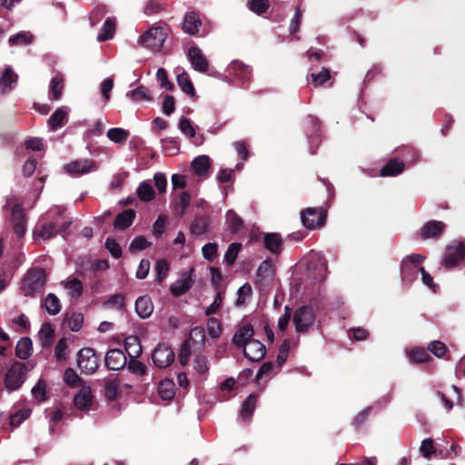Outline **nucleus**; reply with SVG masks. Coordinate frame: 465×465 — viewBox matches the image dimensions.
I'll return each mask as SVG.
<instances>
[{"instance_id": "1", "label": "nucleus", "mask_w": 465, "mask_h": 465, "mask_svg": "<svg viewBox=\"0 0 465 465\" xmlns=\"http://www.w3.org/2000/svg\"><path fill=\"white\" fill-rule=\"evenodd\" d=\"M46 273L44 269H30L21 282L20 291L27 297H35L45 291Z\"/></svg>"}, {"instance_id": "2", "label": "nucleus", "mask_w": 465, "mask_h": 465, "mask_svg": "<svg viewBox=\"0 0 465 465\" xmlns=\"http://www.w3.org/2000/svg\"><path fill=\"white\" fill-rule=\"evenodd\" d=\"M167 36L166 31L161 26H152L141 37L140 44L152 51H159Z\"/></svg>"}, {"instance_id": "3", "label": "nucleus", "mask_w": 465, "mask_h": 465, "mask_svg": "<svg viewBox=\"0 0 465 465\" xmlns=\"http://www.w3.org/2000/svg\"><path fill=\"white\" fill-rule=\"evenodd\" d=\"M26 368L25 363H14L5 374V385L9 391L18 390L25 381Z\"/></svg>"}, {"instance_id": "4", "label": "nucleus", "mask_w": 465, "mask_h": 465, "mask_svg": "<svg viewBox=\"0 0 465 465\" xmlns=\"http://www.w3.org/2000/svg\"><path fill=\"white\" fill-rule=\"evenodd\" d=\"M77 365L84 374H93L99 367L98 359L91 348H83L77 354Z\"/></svg>"}, {"instance_id": "5", "label": "nucleus", "mask_w": 465, "mask_h": 465, "mask_svg": "<svg viewBox=\"0 0 465 465\" xmlns=\"http://www.w3.org/2000/svg\"><path fill=\"white\" fill-rule=\"evenodd\" d=\"M315 314L309 306H302L293 313L292 322L298 332H306L314 323Z\"/></svg>"}, {"instance_id": "6", "label": "nucleus", "mask_w": 465, "mask_h": 465, "mask_svg": "<svg viewBox=\"0 0 465 465\" xmlns=\"http://www.w3.org/2000/svg\"><path fill=\"white\" fill-rule=\"evenodd\" d=\"M98 169V163L92 159H77L64 165L66 173L72 176H81Z\"/></svg>"}, {"instance_id": "7", "label": "nucleus", "mask_w": 465, "mask_h": 465, "mask_svg": "<svg viewBox=\"0 0 465 465\" xmlns=\"http://www.w3.org/2000/svg\"><path fill=\"white\" fill-rule=\"evenodd\" d=\"M205 338L204 329L202 327H196L191 331L189 338L183 342L180 351V361L183 365H185L191 355V348L194 342L198 341L203 343Z\"/></svg>"}, {"instance_id": "8", "label": "nucleus", "mask_w": 465, "mask_h": 465, "mask_svg": "<svg viewBox=\"0 0 465 465\" xmlns=\"http://www.w3.org/2000/svg\"><path fill=\"white\" fill-rule=\"evenodd\" d=\"M153 363L158 368H166L170 366L174 360V353L167 344H158L152 353Z\"/></svg>"}, {"instance_id": "9", "label": "nucleus", "mask_w": 465, "mask_h": 465, "mask_svg": "<svg viewBox=\"0 0 465 465\" xmlns=\"http://www.w3.org/2000/svg\"><path fill=\"white\" fill-rule=\"evenodd\" d=\"M302 222L309 229L322 227L325 221V214L321 208H307L302 213Z\"/></svg>"}, {"instance_id": "10", "label": "nucleus", "mask_w": 465, "mask_h": 465, "mask_svg": "<svg viewBox=\"0 0 465 465\" xmlns=\"http://www.w3.org/2000/svg\"><path fill=\"white\" fill-rule=\"evenodd\" d=\"M193 272V268H190L183 272L181 277L171 285L170 291L175 297L184 294L193 285L195 282Z\"/></svg>"}, {"instance_id": "11", "label": "nucleus", "mask_w": 465, "mask_h": 465, "mask_svg": "<svg viewBox=\"0 0 465 465\" xmlns=\"http://www.w3.org/2000/svg\"><path fill=\"white\" fill-rule=\"evenodd\" d=\"M465 246L461 242H454L445 251L443 264L447 268L456 266L464 257Z\"/></svg>"}, {"instance_id": "12", "label": "nucleus", "mask_w": 465, "mask_h": 465, "mask_svg": "<svg viewBox=\"0 0 465 465\" xmlns=\"http://www.w3.org/2000/svg\"><path fill=\"white\" fill-rule=\"evenodd\" d=\"M192 67L198 72L205 73L208 70L209 63L203 54L202 50L197 46H191L187 54Z\"/></svg>"}, {"instance_id": "13", "label": "nucleus", "mask_w": 465, "mask_h": 465, "mask_svg": "<svg viewBox=\"0 0 465 465\" xmlns=\"http://www.w3.org/2000/svg\"><path fill=\"white\" fill-rule=\"evenodd\" d=\"M127 359L124 352L120 349H112L105 355V365L113 371L123 369L126 364Z\"/></svg>"}, {"instance_id": "14", "label": "nucleus", "mask_w": 465, "mask_h": 465, "mask_svg": "<svg viewBox=\"0 0 465 465\" xmlns=\"http://www.w3.org/2000/svg\"><path fill=\"white\" fill-rule=\"evenodd\" d=\"M265 346L258 340H250L243 347L244 356L251 361H258L265 355Z\"/></svg>"}, {"instance_id": "15", "label": "nucleus", "mask_w": 465, "mask_h": 465, "mask_svg": "<svg viewBox=\"0 0 465 465\" xmlns=\"http://www.w3.org/2000/svg\"><path fill=\"white\" fill-rule=\"evenodd\" d=\"M11 219L15 233L18 237H23L26 232L25 214L22 207L18 204L12 208Z\"/></svg>"}, {"instance_id": "16", "label": "nucleus", "mask_w": 465, "mask_h": 465, "mask_svg": "<svg viewBox=\"0 0 465 465\" xmlns=\"http://www.w3.org/2000/svg\"><path fill=\"white\" fill-rule=\"evenodd\" d=\"M202 20L199 14L194 11L187 12L183 18V30L185 34L193 35L199 32Z\"/></svg>"}, {"instance_id": "17", "label": "nucleus", "mask_w": 465, "mask_h": 465, "mask_svg": "<svg viewBox=\"0 0 465 465\" xmlns=\"http://www.w3.org/2000/svg\"><path fill=\"white\" fill-rule=\"evenodd\" d=\"M228 72L243 83L251 79L252 69L241 61H232L228 66Z\"/></svg>"}, {"instance_id": "18", "label": "nucleus", "mask_w": 465, "mask_h": 465, "mask_svg": "<svg viewBox=\"0 0 465 465\" xmlns=\"http://www.w3.org/2000/svg\"><path fill=\"white\" fill-rule=\"evenodd\" d=\"M191 166L195 175L205 178L211 169V159L205 154L199 155L193 160Z\"/></svg>"}, {"instance_id": "19", "label": "nucleus", "mask_w": 465, "mask_h": 465, "mask_svg": "<svg viewBox=\"0 0 465 465\" xmlns=\"http://www.w3.org/2000/svg\"><path fill=\"white\" fill-rule=\"evenodd\" d=\"M254 334L253 327L251 324H243L236 331L232 337V342L239 348H243Z\"/></svg>"}, {"instance_id": "20", "label": "nucleus", "mask_w": 465, "mask_h": 465, "mask_svg": "<svg viewBox=\"0 0 465 465\" xmlns=\"http://www.w3.org/2000/svg\"><path fill=\"white\" fill-rule=\"evenodd\" d=\"M446 225L440 221H430L420 230V236L423 239L437 238L444 231Z\"/></svg>"}, {"instance_id": "21", "label": "nucleus", "mask_w": 465, "mask_h": 465, "mask_svg": "<svg viewBox=\"0 0 465 465\" xmlns=\"http://www.w3.org/2000/svg\"><path fill=\"white\" fill-rule=\"evenodd\" d=\"M135 311L143 318H148L153 312V304L149 296H141L135 302Z\"/></svg>"}, {"instance_id": "22", "label": "nucleus", "mask_w": 465, "mask_h": 465, "mask_svg": "<svg viewBox=\"0 0 465 465\" xmlns=\"http://www.w3.org/2000/svg\"><path fill=\"white\" fill-rule=\"evenodd\" d=\"M17 81V74L10 66H7L0 78V93L6 94L13 89Z\"/></svg>"}, {"instance_id": "23", "label": "nucleus", "mask_w": 465, "mask_h": 465, "mask_svg": "<svg viewBox=\"0 0 465 465\" xmlns=\"http://www.w3.org/2000/svg\"><path fill=\"white\" fill-rule=\"evenodd\" d=\"M92 391L89 386H82L78 393L74 396V405L80 409H87L92 403Z\"/></svg>"}, {"instance_id": "24", "label": "nucleus", "mask_w": 465, "mask_h": 465, "mask_svg": "<svg viewBox=\"0 0 465 465\" xmlns=\"http://www.w3.org/2000/svg\"><path fill=\"white\" fill-rule=\"evenodd\" d=\"M264 247L272 253H280L282 249V240L278 233H266L263 238Z\"/></svg>"}, {"instance_id": "25", "label": "nucleus", "mask_w": 465, "mask_h": 465, "mask_svg": "<svg viewBox=\"0 0 465 465\" xmlns=\"http://www.w3.org/2000/svg\"><path fill=\"white\" fill-rule=\"evenodd\" d=\"M225 223L233 233L239 232L244 227L242 219L233 210L227 211Z\"/></svg>"}, {"instance_id": "26", "label": "nucleus", "mask_w": 465, "mask_h": 465, "mask_svg": "<svg viewBox=\"0 0 465 465\" xmlns=\"http://www.w3.org/2000/svg\"><path fill=\"white\" fill-rule=\"evenodd\" d=\"M67 120V110L65 107H60L54 111L48 120L51 130H56L62 127Z\"/></svg>"}, {"instance_id": "27", "label": "nucleus", "mask_w": 465, "mask_h": 465, "mask_svg": "<svg viewBox=\"0 0 465 465\" xmlns=\"http://www.w3.org/2000/svg\"><path fill=\"white\" fill-rule=\"evenodd\" d=\"M420 271V267H417L415 264L409 262H401V274L402 281L411 282L415 280Z\"/></svg>"}, {"instance_id": "28", "label": "nucleus", "mask_w": 465, "mask_h": 465, "mask_svg": "<svg viewBox=\"0 0 465 465\" xmlns=\"http://www.w3.org/2000/svg\"><path fill=\"white\" fill-rule=\"evenodd\" d=\"M404 170V164L398 159L390 160L381 170V176H394Z\"/></svg>"}, {"instance_id": "29", "label": "nucleus", "mask_w": 465, "mask_h": 465, "mask_svg": "<svg viewBox=\"0 0 465 465\" xmlns=\"http://www.w3.org/2000/svg\"><path fill=\"white\" fill-rule=\"evenodd\" d=\"M58 232L56 223H46L35 228L34 234L44 241L49 240Z\"/></svg>"}, {"instance_id": "30", "label": "nucleus", "mask_w": 465, "mask_h": 465, "mask_svg": "<svg viewBox=\"0 0 465 465\" xmlns=\"http://www.w3.org/2000/svg\"><path fill=\"white\" fill-rule=\"evenodd\" d=\"M33 346L30 338H21L15 347L16 356L20 359L25 360L32 354Z\"/></svg>"}, {"instance_id": "31", "label": "nucleus", "mask_w": 465, "mask_h": 465, "mask_svg": "<svg viewBox=\"0 0 465 465\" xmlns=\"http://www.w3.org/2000/svg\"><path fill=\"white\" fill-rule=\"evenodd\" d=\"M38 339L44 348L49 347L52 344L54 340V329L49 322L42 324L38 332Z\"/></svg>"}, {"instance_id": "32", "label": "nucleus", "mask_w": 465, "mask_h": 465, "mask_svg": "<svg viewBox=\"0 0 465 465\" xmlns=\"http://www.w3.org/2000/svg\"><path fill=\"white\" fill-rule=\"evenodd\" d=\"M136 193L143 202H150L153 200L155 196L153 188L149 181L142 182L136 190Z\"/></svg>"}, {"instance_id": "33", "label": "nucleus", "mask_w": 465, "mask_h": 465, "mask_svg": "<svg viewBox=\"0 0 465 465\" xmlns=\"http://www.w3.org/2000/svg\"><path fill=\"white\" fill-rule=\"evenodd\" d=\"M134 217L135 213L133 210H125L116 216L114 227L122 230L126 229L133 223Z\"/></svg>"}, {"instance_id": "34", "label": "nucleus", "mask_w": 465, "mask_h": 465, "mask_svg": "<svg viewBox=\"0 0 465 465\" xmlns=\"http://www.w3.org/2000/svg\"><path fill=\"white\" fill-rule=\"evenodd\" d=\"M158 393L164 401H170L175 394L174 383L170 380L162 381L158 385Z\"/></svg>"}, {"instance_id": "35", "label": "nucleus", "mask_w": 465, "mask_h": 465, "mask_svg": "<svg viewBox=\"0 0 465 465\" xmlns=\"http://www.w3.org/2000/svg\"><path fill=\"white\" fill-rule=\"evenodd\" d=\"M126 95L134 102H151L153 100L148 89L143 85L138 86L136 89L132 90Z\"/></svg>"}, {"instance_id": "36", "label": "nucleus", "mask_w": 465, "mask_h": 465, "mask_svg": "<svg viewBox=\"0 0 465 465\" xmlns=\"http://www.w3.org/2000/svg\"><path fill=\"white\" fill-rule=\"evenodd\" d=\"M257 399L253 394L249 395L243 401L241 408V416L243 420H248L252 416L256 407Z\"/></svg>"}, {"instance_id": "37", "label": "nucleus", "mask_w": 465, "mask_h": 465, "mask_svg": "<svg viewBox=\"0 0 465 465\" xmlns=\"http://www.w3.org/2000/svg\"><path fill=\"white\" fill-rule=\"evenodd\" d=\"M177 84L180 86V88L186 94L193 96L195 94V90L193 87V84L192 81L189 78V75L186 72H182L177 74Z\"/></svg>"}, {"instance_id": "38", "label": "nucleus", "mask_w": 465, "mask_h": 465, "mask_svg": "<svg viewBox=\"0 0 465 465\" xmlns=\"http://www.w3.org/2000/svg\"><path fill=\"white\" fill-rule=\"evenodd\" d=\"M64 286L73 299H78L83 293V284L75 278L66 280Z\"/></svg>"}, {"instance_id": "39", "label": "nucleus", "mask_w": 465, "mask_h": 465, "mask_svg": "<svg viewBox=\"0 0 465 465\" xmlns=\"http://www.w3.org/2000/svg\"><path fill=\"white\" fill-rule=\"evenodd\" d=\"M46 312L50 315H56L61 311V303L59 299L54 293H49L44 302Z\"/></svg>"}, {"instance_id": "40", "label": "nucleus", "mask_w": 465, "mask_h": 465, "mask_svg": "<svg viewBox=\"0 0 465 465\" xmlns=\"http://www.w3.org/2000/svg\"><path fill=\"white\" fill-rule=\"evenodd\" d=\"M64 90V81L60 76H54L50 81L49 93L54 100H59L62 97Z\"/></svg>"}, {"instance_id": "41", "label": "nucleus", "mask_w": 465, "mask_h": 465, "mask_svg": "<svg viewBox=\"0 0 465 465\" xmlns=\"http://www.w3.org/2000/svg\"><path fill=\"white\" fill-rule=\"evenodd\" d=\"M34 36L30 32L24 31L9 37L10 45H23L31 44Z\"/></svg>"}, {"instance_id": "42", "label": "nucleus", "mask_w": 465, "mask_h": 465, "mask_svg": "<svg viewBox=\"0 0 465 465\" xmlns=\"http://www.w3.org/2000/svg\"><path fill=\"white\" fill-rule=\"evenodd\" d=\"M129 136V132L122 128H111L107 132V137L114 143H123Z\"/></svg>"}, {"instance_id": "43", "label": "nucleus", "mask_w": 465, "mask_h": 465, "mask_svg": "<svg viewBox=\"0 0 465 465\" xmlns=\"http://www.w3.org/2000/svg\"><path fill=\"white\" fill-rule=\"evenodd\" d=\"M64 380L65 383L72 388L83 386L82 379L72 368H68L65 370L64 374Z\"/></svg>"}, {"instance_id": "44", "label": "nucleus", "mask_w": 465, "mask_h": 465, "mask_svg": "<svg viewBox=\"0 0 465 465\" xmlns=\"http://www.w3.org/2000/svg\"><path fill=\"white\" fill-rule=\"evenodd\" d=\"M178 127L180 131L189 137L190 139H193L195 137L196 132L194 129V126L193 125V123L186 117H181L179 120Z\"/></svg>"}, {"instance_id": "45", "label": "nucleus", "mask_w": 465, "mask_h": 465, "mask_svg": "<svg viewBox=\"0 0 465 465\" xmlns=\"http://www.w3.org/2000/svg\"><path fill=\"white\" fill-rule=\"evenodd\" d=\"M156 272V281L159 283H162L163 281L166 278L168 272L170 270L169 263L165 260H158L155 263L154 267Z\"/></svg>"}, {"instance_id": "46", "label": "nucleus", "mask_w": 465, "mask_h": 465, "mask_svg": "<svg viewBox=\"0 0 465 465\" xmlns=\"http://www.w3.org/2000/svg\"><path fill=\"white\" fill-rule=\"evenodd\" d=\"M276 372H277V371L275 370V366L272 362H264L261 366V368L256 375V379L257 380H262V379L269 380L272 376H274L276 374Z\"/></svg>"}, {"instance_id": "47", "label": "nucleus", "mask_w": 465, "mask_h": 465, "mask_svg": "<svg viewBox=\"0 0 465 465\" xmlns=\"http://www.w3.org/2000/svg\"><path fill=\"white\" fill-rule=\"evenodd\" d=\"M67 340L65 338L59 339L54 348V356L57 361H65L67 359Z\"/></svg>"}, {"instance_id": "48", "label": "nucleus", "mask_w": 465, "mask_h": 465, "mask_svg": "<svg viewBox=\"0 0 465 465\" xmlns=\"http://www.w3.org/2000/svg\"><path fill=\"white\" fill-rule=\"evenodd\" d=\"M114 33V24L111 20H106L103 25L97 36L98 41L103 42L113 37Z\"/></svg>"}, {"instance_id": "49", "label": "nucleus", "mask_w": 465, "mask_h": 465, "mask_svg": "<svg viewBox=\"0 0 465 465\" xmlns=\"http://www.w3.org/2000/svg\"><path fill=\"white\" fill-rule=\"evenodd\" d=\"M241 248H242V244L238 243V242H232L229 245V247L224 254V261L229 265H232L234 263Z\"/></svg>"}, {"instance_id": "50", "label": "nucleus", "mask_w": 465, "mask_h": 465, "mask_svg": "<svg viewBox=\"0 0 465 465\" xmlns=\"http://www.w3.org/2000/svg\"><path fill=\"white\" fill-rule=\"evenodd\" d=\"M208 230L207 220L203 217H198L191 224V232L193 234L201 235Z\"/></svg>"}, {"instance_id": "51", "label": "nucleus", "mask_w": 465, "mask_h": 465, "mask_svg": "<svg viewBox=\"0 0 465 465\" xmlns=\"http://www.w3.org/2000/svg\"><path fill=\"white\" fill-rule=\"evenodd\" d=\"M248 6L252 12L262 15L268 10L270 3L269 0H250Z\"/></svg>"}, {"instance_id": "52", "label": "nucleus", "mask_w": 465, "mask_h": 465, "mask_svg": "<svg viewBox=\"0 0 465 465\" xmlns=\"http://www.w3.org/2000/svg\"><path fill=\"white\" fill-rule=\"evenodd\" d=\"M66 322L72 331H78L83 326L84 315L80 312H74L67 319Z\"/></svg>"}, {"instance_id": "53", "label": "nucleus", "mask_w": 465, "mask_h": 465, "mask_svg": "<svg viewBox=\"0 0 465 465\" xmlns=\"http://www.w3.org/2000/svg\"><path fill=\"white\" fill-rule=\"evenodd\" d=\"M312 82L315 87L322 85L331 78L330 71L326 68H322L318 74H312Z\"/></svg>"}, {"instance_id": "54", "label": "nucleus", "mask_w": 465, "mask_h": 465, "mask_svg": "<svg viewBox=\"0 0 465 465\" xmlns=\"http://www.w3.org/2000/svg\"><path fill=\"white\" fill-rule=\"evenodd\" d=\"M156 78L162 88H164L166 90H172L173 88V84L168 80V75L165 69L159 68L156 73Z\"/></svg>"}, {"instance_id": "55", "label": "nucleus", "mask_w": 465, "mask_h": 465, "mask_svg": "<svg viewBox=\"0 0 465 465\" xmlns=\"http://www.w3.org/2000/svg\"><path fill=\"white\" fill-rule=\"evenodd\" d=\"M128 370L133 373L142 376L146 372V366L143 362L137 361L136 358H134L130 359Z\"/></svg>"}, {"instance_id": "56", "label": "nucleus", "mask_w": 465, "mask_h": 465, "mask_svg": "<svg viewBox=\"0 0 465 465\" xmlns=\"http://www.w3.org/2000/svg\"><path fill=\"white\" fill-rule=\"evenodd\" d=\"M193 368L201 374L206 373L209 370L206 357L203 355L196 356L193 362Z\"/></svg>"}, {"instance_id": "57", "label": "nucleus", "mask_w": 465, "mask_h": 465, "mask_svg": "<svg viewBox=\"0 0 465 465\" xmlns=\"http://www.w3.org/2000/svg\"><path fill=\"white\" fill-rule=\"evenodd\" d=\"M207 329H208L209 334L213 338L219 337L222 332L221 323H220L219 320H217L216 318L209 319V321L207 322Z\"/></svg>"}, {"instance_id": "58", "label": "nucleus", "mask_w": 465, "mask_h": 465, "mask_svg": "<svg viewBox=\"0 0 465 465\" xmlns=\"http://www.w3.org/2000/svg\"><path fill=\"white\" fill-rule=\"evenodd\" d=\"M167 218L164 215H160L153 225V233L156 237L162 235L166 227Z\"/></svg>"}, {"instance_id": "59", "label": "nucleus", "mask_w": 465, "mask_h": 465, "mask_svg": "<svg viewBox=\"0 0 465 465\" xmlns=\"http://www.w3.org/2000/svg\"><path fill=\"white\" fill-rule=\"evenodd\" d=\"M430 358L428 351L422 348H417L411 351V359L415 362H424Z\"/></svg>"}, {"instance_id": "60", "label": "nucleus", "mask_w": 465, "mask_h": 465, "mask_svg": "<svg viewBox=\"0 0 465 465\" xmlns=\"http://www.w3.org/2000/svg\"><path fill=\"white\" fill-rule=\"evenodd\" d=\"M217 249L218 246L215 242H208L204 244L202 249L203 256L205 259L212 261L217 254Z\"/></svg>"}, {"instance_id": "61", "label": "nucleus", "mask_w": 465, "mask_h": 465, "mask_svg": "<svg viewBox=\"0 0 465 465\" xmlns=\"http://www.w3.org/2000/svg\"><path fill=\"white\" fill-rule=\"evenodd\" d=\"M148 241L143 237V236H137L135 237L131 244H130V250L134 252H139L146 249L149 246Z\"/></svg>"}, {"instance_id": "62", "label": "nucleus", "mask_w": 465, "mask_h": 465, "mask_svg": "<svg viewBox=\"0 0 465 465\" xmlns=\"http://www.w3.org/2000/svg\"><path fill=\"white\" fill-rule=\"evenodd\" d=\"M29 416V411L27 410L17 411L13 413L10 416V425L12 427L19 426L27 417Z\"/></svg>"}, {"instance_id": "63", "label": "nucleus", "mask_w": 465, "mask_h": 465, "mask_svg": "<svg viewBox=\"0 0 465 465\" xmlns=\"http://www.w3.org/2000/svg\"><path fill=\"white\" fill-rule=\"evenodd\" d=\"M252 292V287L249 283L243 284L242 287L238 290V299L236 301L237 305L244 304L246 298L251 295Z\"/></svg>"}, {"instance_id": "64", "label": "nucleus", "mask_w": 465, "mask_h": 465, "mask_svg": "<svg viewBox=\"0 0 465 465\" xmlns=\"http://www.w3.org/2000/svg\"><path fill=\"white\" fill-rule=\"evenodd\" d=\"M105 245L113 257L119 258L122 255V248L115 240L108 238L106 240Z\"/></svg>"}]
</instances>
